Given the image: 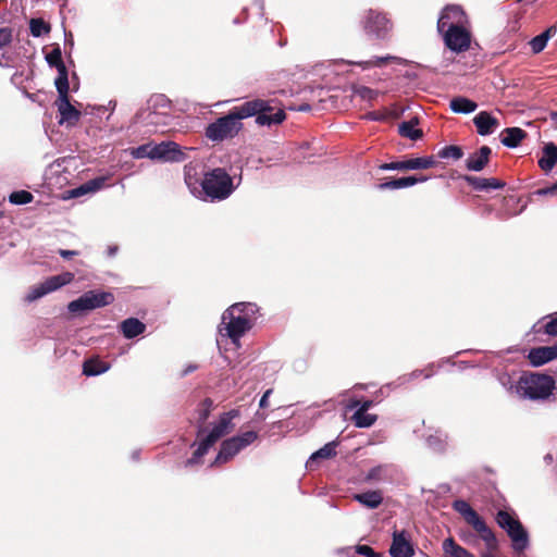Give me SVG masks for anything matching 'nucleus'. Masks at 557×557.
Here are the masks:
<instances>
[{"label":"nucleus","instance_id":"1","mask_svg":"<svg viewBox=\"0 0 557 557\" xmlns=\"http://www.w3.org/2000/svg\"><path fill=\"white\" fill-rule=\"evenodd\" d=\"M258 102H244L234 107L230 112L210 123L206 128V136L213 141H223L226 138L235 137L242 129L240 120L252 116L257 112Z\"/></svg>","mask_w":557,"mask_h":557},{"label":"nucleus","instance_id":"2","mask_svg":"<svg viewBox=\"0 0 557 557\" xmlns=\"http://www.w3.org/2000/svg\"><path fill=\"white\" fill-rule=\"evenodd\" d=\"M556 387L553 376L537 372H523L515 384L508 388L509 393L519 398L530 400L547 399Z\"/></svg>","mask_w":557,"mask_h":557},{"label":"nucleus","instance_id":"3","mask_svg":"<svg viewBox=\"0 0 557 557\" xmlns=\"http://www.w3.org/2000/svg\"><path fill=\"white\" fill-rule=\"evenodd\" d=\"M257 311V306L251 302H237L228 307L222 314L220 332L226 335L233 343L251 329V315Z\"/></svg>","mask_w":557,"mask_h":557},{"label":"nucleus","instance_id":"4","mask_svg":"<svg viewBox=\"0 0 557 557\" xmlns=\"http://www.w3.org/2000/svg\"><path fill=\"white\" fill-rule=\"evenodd\" d=\"M453 508L462 516L465 521L473 528V530L484 541L490 550L496 549L498 542L491 528L487 527L484 519L463 499H456Z\"/></svg>","mask_w":557,"mask_h":557},{"label":"nucleus","instance_id":"5","mask_svg":"<svg viewBox=\"0 0 557 557\" xmlns=\"http://www.w3.org/2000/svg\"><path fill=\"white\" fill-rule=\"evenodd\" d=\"M201 187L205 195L211 200L226 199L234 190L232 177L222 168L206 173Z\"/></svg>","mask_w":557,"mask_h":557},{"label":"nucleus","instance_id":"6","mask_svg":"<svg viewBox=\"0 0 557 557\" xmlns=\"http://www.w3.org/2000/svg\"><path fill=\"white\" fill-rule=\"evenodd\" d=\"M495 520L510 537L513 550L521 553L528 547L529 535L519 519L506 510H499Z\"/></svg>","mask_w":557,"mask_h":557},{"label":"nucleus","instance_id":"7","mask_svg":"<svg viewBox=\"0 0 557 557\" xmlns=\"http://www.w3.org/2000/svg\"><path fill=\"white\" fill-rule=\"evenodd\" d=\"M114 301V296L109 292L89 290L82 295L79 298L71 301L67 309L72 313L94 310L111 305Z\"/></svg>","mask_w":557,"mask_h":557},{"label":"nucleus","instance_id":"8","mask_svg":"<svg viewBox=\"0 0 557 557\" xmlns=\"http://www.w3.org/2000/svg\"><path fill=\"white\" fill-rule=\"evenodd\" d=\"M393 23L385 13L369 10L362 21V28L369 36H374L376 39H386L392 30Z\"/></svg>","mask_w":557,"mask_h":557},{"label":"nucleus","instance_id":"9","mask_svg":"<svg viewBox=\"0 0 557 557\" xmlns=\"http://www.w3.org/2000/svg\"><path fill=\"white\" fill-rule=\"evenodd\" d=\"M74 280V274L71 272H64L58 275L48 277L45 282L35 285L30 288L25 297V301L33 302L49 293H52L64 285L70 284Z\"/></svg>","mask_w":557,"mask_h":557},{"label":"nucleus","instance_id":"10","mask_svg":"<svg viewBox=\"0 0 557 557\" xmlns=\"http://www.w3.org/2000/svg\"><path fill=\"white\" fill-rule=\"evenodd\" d=\"M55 88L59 94L58 99L55 100V106L58 107V111L61 116L59 123H66L69 126L76 125L82 116V113L70 102V85H59L55 86Z\"/></svg>","mask_w":557,"mask_h":557},{"label":"nucleus","instance_id":"11","mask_svg":"<svg viewBox=\"0 0 557 557\" xmlns=\"http://www.w3.org/2000/svg\"><path fill=\"white\" fill-rule=\"evenodd\" d=\"M445 46L454 52H463L471 42L470 33L461 25L450 23L444 34Z\"/></svg>","mask_w":557,"mask_h":557},{"label":"nucleus","instance_id":"12","mask_svg":"<svg viewBox=\"0 0 557 557\" xmlns=\"http://www.w3.org/2000/svg\"><path fill=\"white\" fill-rule=\"evenodd\" d=\"M249 102H258V110L252 116H256V123L258 125H268L271 126L273 124H281L285 119L286 114L283 109L274 108L271 106L272 101L262 100V99H253Z\"/></svg>","mask_w":557,"mask_h":557},{"label":"nucleus","instance_id":"13","mask_svg":"<svg viewBox=\"0 0 557 557\" xmlns=\"http://www.w3.org/2000/svg\"><path fill=\"white\" fill-rule=\"evenodd\" d=\"M438 164V161L434 156L411 158L403 161H394L388 163H382L379 169L382 171L397 170V171H410V170H426L434 168Z\"/></svg>","mask_w":557,"mask_h":557},{"label":"nucleus","instance_id":"14","mask_svg":"<svg viewBox=\"0 0 557 557\" xmlns=\"http://www.w3.org/2000/svg\"><path fill=\"white\" fill-rule=\"evenodd\" d=\"M239 416V411L232 409L220 416L219 421L213 425L210 433L205 437L209 443L214 445L221 437L233 431V419Z\"/></svg>","mask_w":557,"mask_h":557},{"label":"nucleus","instance_id":"15","mask_svg":"<svg viewBox=\"0 0 557 557\" xmlns=\"http://www.w3.org/2000/svg\"><path fill=\"white\" fill-rule=\"evenodd\" d=\"M150 152L152 160L181 161L184 157L180 146L174 141H162L158 145L150 144Z\"/></svg>","mask_w":557,"mask_h":557},{"label":"nucleus","instance_id":"16","mask_svg":"<svg viewBox=\"0 0 557 557\" xmlns=\"http://www.w3.org/2000/svg\"><path fill=\"white\" fill-rule=\"evenodd\" d=\"M46 61L51 67H55L58 76L54 81V85L69 84V72L65 63L62 59V51L59 45H55L52 50L46 55Z\"/></svg>","mask_w":557,"mask_h":557},{"label":"nucleus","instance_id":"17","mask_svg":"<svg viewBox=\"0 0 557 557\" xmlns=\"http://www.w3.org/2000/svg\"><path fill=\"white\" fill-rule=\"evenodd\" d=\"M389 554L392 557H412L414 555L413 545L405 531H394Z\"/></svg>","mask_w":557,"mask_h":557},{"label":"nucleus","instance_id":"18","mask_svg":"<svg viewBox=\"0 0 557 557\" xmlns=\"http://www.w3.org/2000/svg\"><path fill=\"white\" fill-rule=\"evenodd\" d=\"M557 359V343L553 346H540L530 349L528 360L533 367H541Z\"/></svg>","mask_w":557,"mask_h":557},{"label":"nucleus","instance_id":"19","mask_svg":"<svg viewBox=\"0 0 557 557\" xmlns=\"http://www.w3.org/2000/svg\"><path fill=\"white\" fill-rule=\"evenodd\" d=\"M492 149L488 146H482L471 153L466 160V169L468 171L481 172L490 163Z\"/></svg>","mask_w":557,"mask_h":557},{"label":"nucleus","instance_id":"20","mask_svg":"<svg viewBox=\"0 0 557 557\" xmlns=\"http://www.w3.org/2000/svg\"><path fill=\"white\" fill-rule=\"evenodd\" d=\"M473 124L481 136H487L499 126V121L490 112L481 111L473 117Z\"/></svg>","mask_w":557,"mask_h":557},{"label":"nucleus","instance_id":"21","mask_svg":"<svg viewBox=\"0 0 557 557\" xmlns=\"http://www.w3.org/2000/svg\"><path fill=\"white\" fill-rule=\"evenodd\" d=\"M459 178L467 182L475 190L502 189L506 183L495 177H478L472 175H460Z\"/></svg>","mask_w":557,"mask_h":557},{"label":"nucleus","instance_id":"22","mask_svg":"<svg viewBox=\"0 0 557 557\" xmlns=\"http://www.w3.org/2000/svg\"><path fill=\"white\" fill-rule=\"evenodd\" d=\"M240 450V446H238L234 437L225 440L221 444L220 450L214 461L211 463V467L227 462Z\"/></svg>","mask_w":557,"mask_h":557},{"label":"nucleus","instance_id":"23","mask_svg":"<svg viewBox=\"0 0 557 557\" xmlns=\"http://www.w3.org/2000/svg\"><path fill=\"white\" fill-rule=\"evenodd\" d=\"M527 137L528 133L524 129L520 127H507L500 134V143L507 148H516Z\"/></svg>","mask_w":557,"mask_h":557},{"label":"nucleus","instance_id":"24","mask_svg":"<svg viewBox=\"0 0 557 557\" xmlns=\"http://www.w3.org/2000/svg\"><path fill=\"white\" fill-rule=\"evenodd\" d=\"M537 163L545 173L550 172L557 164V146L554 143H548L543 147V156Z\"/></svg>","mask_w":557,"mask_h":557},{"label":"nucleus","instance_id":"25","mask_svg":"<svg viewBox=\"0 0 557 557\" xmlns=\"http://www.w3.org/2000/svg\"><path fill=\"white\" fill-rule=\"evenodd\" d=\"M354 499L369 509H376L383 503V493L381 490L367 491L355 494Z\"/></svg>","mask_w":557,"mask_h":557},{"label":"nucleus","instance_id":"26","mask_svg":"<svg viewBox=\"0 0 557 557\" xmlns=\"http://www.w3.org/2000/svg\"><path fill=\"white\" fill-rule=\"evenodd\" d=\"M121 332L125 338H134L146 331V324L136 318H128L121 322Z\"/></svg>","mask_w":557,"mask_h":557},{"label":"nucleus","instance_id":"27","mask_svg":"<svg viewBox=\"0 0 557 557\" xmlns=\"http://www.w3.org/2000/svg\"><path fill=\"white\" fill-rule=\"evenodd\" d=\"M106 184V177H96L69 191L70 197L77 198L88 193L101 189Z\"/></svg>","mask_w":557,"mask_h":557},{"label":"nucleus","instance_id":"28","mask_svg":"<svg viewBox=\"0 0 557 557\" xmlns=\"http://www.w3.org/2000/svg\"><path fill=\"white\" fill-rule=\"evenodd\" d=\"M443 550L445 557H474L466 548L458 545L453 537L444 540Z\"/></svg>","mask_w":557,"mask_h":557},{"label":"nucleus","instance_id":"29","mask_svg":"<svg viewBox=\"0 0 557 557\" xmlns=\"http://www.w3.org/2000/svg\"><path fill=\"white\" fill-rule=\"evenodd\" d=\"M449 107L455 113L467 114L475 111L478 104L466 97H455L450 100Z\"/></svg>","mask_w":557,"mask_h":557},{"label":"nucleus","instance_id":"30","mask_svg":"<svg viewBox=\"0 0 557 557\" xmlns=\"http://www.w3.org/2000/svg\"><path fill=\"white\" fill-rule=\"evenodd\" d=\"M418 124V119H411L410 121L403 122L399 124L398 132L403 137L409 138L411 140H418L423 136V133L420 128H416Z\"/></svg>","mask_w":557,"mask_h":557},{"label":"nucleus","instance_id":"31","mask_svg":"<svg viewBox=\"0 0 557 557\" xmlns=\"http://www.w3.org/2000/svg\"><path fill=\"white\" fill-rule=\"evenodd\" d=\"M109 366L99 359H87L83 364V374L95 376L106 372Z\"/></svg>","mask_w":557,"mask_h":557},{"label":"nucleus","instance_id":"32","mask_svg":"<svg viewBox=\"0 0 557 557\" xmlns=\"http://www.w3.org/2000/svg\"><path fill=\"white\" fill-rule=\"evenodd\" d=\"M414 185V180L410 176L406 177H398V178H392L387 182L380 183L377 185V188L380 190H387V189H400L406 188Z\"/></svg>","mask_w":557,"mask_h":557},{"label":"nucleus","instance_id":"33","mask_svg":"<svg viewBox=\"0 0 557 557\" xmlns=\"http://www.w3.org/2000/svg\"><path fill=\"white\" fill-rule=\"evenodd\" d=\"M213 445L209 443L206 438H203L197 449L193 453V456L188 458L185 462V467H193L194 465H198L201 462V458L208 453V450Z\"/></svg>","mask_w":557,"mask_h":557},{"label":"nucleus","instance_id":"34","mask_svg":"<svg viewBox=\"0 0 557 557\" xmlns=\"http://www.w3.org/2000/svg\"><path fill=\"white\" fill-rule=\"evenodd\" d=\"M336 442H330L321 447L319 450L313 453L310 457V462H313L318 459H331L336 456Z\"/></svg>","mask_w":557,"mask_h":557},{"label":"nucleus","instance_id":"35","mask_svg":"<svg viewBox=\"0 0 557 557\" xmlns=\"http://www.w3.org/2000/svg\"><path fill=\"white\" fill-rule=\"evenodd\" d=\"M351 420L357 428H370L376 421V416L368 412L356 411Z\"/></svg>","mask_w":557,"mask_h":557},{"label":"nucleus","instance_id":"36","mask_svg":"<svg viewBox=\"0 0 557 557\" xmlns=\"http://www.w3.org/2000/svg\"><path fill=\"white\" fill-rule=\"evenodd\" d=\"M397 62V63H404L405 60L401 59V58H398V57H392V55H387V57H380V58H375L374 60H369V61H363V62H359L358 64L360 66H362L363 69H370V67H381L385 64H387L388 62Z\"/></svg>","mask_w":557,"mask_h":557},{"label":"nucleus","instance_id":"37","mask_svg":"<svg viewBox=\"0 0 557 557\" xmlns=\"http://www.w3.org/2000/svg\"><path fill=\"white\" fill-rule=\"evenodd\" d=\"M29 29L34 37H40L44 34H49L51 26L42 18H32L29 21Z\"/></svg>","mask_w":557,"mask_h":557},{"label":"nucleus","instance_id":"38","mask_svg":"<svg viewBox=\"0 0 557 557\" xmlns=\"http://www.w3.org/2000/svg\"><path fill=\"white\" fill-rule=\"evenodd\" d=\"M463 156V150L459 146L449 145L442 148L437 157L441 159H453V160H459Z\"/></svg>","mask_w":557,"mask_h":557},{"label":"nucleus","instance_id":"39","mask_svg":"<svg viewBox=\"0 0 557 557\" xmlns=\"http://www.w3.org/2000/svg\"><path fill=\"white\" fill-rule=\"evenodd\" d=\"M33 199V194L27 190H16L9 196V201L13 205H26L32 202Z\"/></svg>","mask_w":557,"mask_h":557},{"label":"nucleus","instance_id":"40","mask_svg":"<svg viewBox=\"0 0 557 557\" xmlns=\"http://www.w3.org/2000/svg\"><path fill=\"white\" fill-rule=\"evenodd\" d=\"M450 12H458L457 9L455 8H445L443 11H442V14L437 21V29L440 33H444L446 32V29L448 28L449 24L453 23L451 20H450Z\"/></svg>","mask_w":557,"mask_h":557},{"label":"nucleus","instance_id":"41","mask_svg":"<svg viewBox=\"0 0 557 557\" xmlns=\"http://www.w3.org/2000/svg\"><path fill=\"white\" fill-rule=\"evenodd\" d=\"M233 437L236 441V443L238 444V446H240V449H244L245 447L252 444L257 440L258 434L255 431H247L240 435L233 436Z\"/></svg>","mask_w":557,"mask_h":557},{"label":"nucleus","instance_id":"42","mask_svg":"<svg viewBox=\"0 0 557 557\" xmlns=\"http://www.w3.org/2000/svg\"><path fill=\"white\" fill-rule=\"evenodd\" d=\"M212 405H213V401L210 398H205L201 401V404H200L201 408L199 409V416H198V420L200 423H205L207 421V419L209 418Z\"/></svg>","mask_w":557,"mask_h":557},{"label":"nucleus","instance_id":"43","mask_svg":"<svg viewBox=\"0 0 557 557\" xmlns=\"http://www.w3.org/2000/svg\"><path fill=\"white\" fill-rule=\"evenodd\" d=\"M547 41L548 40L542 34L532 38L530 41L532 52L535 54L542 52L545 49Z\"/></svg>","mask_w":557,"mask_h":557},{"label":"nucleus","instance_id":"44","mask_svg":"<svg viewBox=\"0 0 557 557\" xmlns=\"http://www.w3.org/2000/svg\"><path fill=\"white\" fill-rule=\"evenodd\" d=\"M356 94L363 100L372 101L379 96V91L367 86H360L356 89Z\"/></svg>","mask_w":557,"mask_h":557},{"label":"nucleus","instance_id":"45","mask_svg":"<svg viewBox=\"0 0 557 557\" xmlns=\"http://www.w3.org/2000/svg\"><path fill=\"white\" fill-rule=\"evenodd\" d=\"M131 154L135 159H143V158L151 159L150 144H145V145H140L136 148H133L131 151Z\"/></svg>","mask_w":557,"mask_h":557},{"label":"nucleus","instance_id":"46","mask_svg":"<svg viewBox=\"0 0 557 557\" xmlns=\"http://www.w3.org/2000/svg\"><path fill=\"white\" fill-rule=\"evenodd\" d=\"M13 39V30L10 27L0 28V49L9 46Z\"/></svg>","mask_w":557,"mask_h":557},{"label":"nucleus","instance_id":"47","mask_svg":"<svg viewBox=\"0 0 557 557\" xmlns=\"http://www.w3.org/2000/svg\"><path fill=\"white\" fill-rule=\"evenodd\" d=\"M356 553L366 557H383L382 554L374 552L369 545H357Z\"/></svg>","mask_w":557,"mask_h":557},{"label":"nucleus","instance_id":"48","mask_svg":"<svg viewBox=\"0 0 557 557\" xmlns=\"http://www.w3.org/2000/svg\"><path fill=\"white\" fill-rule=\"evenodd\" d=\"M446 8H455L458 12H450V20L455 24L459 25L461 23V18L463 16V11L459 5H447Z\"/></svg>","mask_w":557,"mask_h":557},{"label":"nucleus","instance_id":"49","mask_svg":"<svg viewBox=\"0 0 557 557\" xmlns=\"http://www.w3.org/2000/svg\"><path fill=\"white\" fill-rule=\"evenodd\" d=\"M544 332L548 335L557 336V317L545 324Z\"/></svg>","mask_w":557,"mask_h":557},{"label":"nucleus","instance_id":"50","mask_svg":"<svg viewBox=\"0 0 557 557\" xmlns=\"http://www.w3.org/2000/svg\"><path fill=\"white\" fill-rule=\"evenodd\" d=\"M536 195H541V196H546V195H557V181L548 186V187H544V188H540L535 191Z\"/></svg>","mask_w":557,"mask_h":557},{"label":"nucleus","instance_id":"51","mask_svg":"<svg viewBox=\"0 0 557 557\" xmlns=\"http://www.w3.org/2000/svg\"><path fill=\"white\" fill-rule=\"evenodd\" d=\"M382 468L374 467L366 475V481H377L381 478Z\"/></svg>","mask_w":557,"mask_h":557},{"label":"nucleus","instance_id":"52","mask_svg":"<svg viewBox=\"0 0 557 557\" xmlns=\"http://www.w3.org/2000/svg\"><path fill=\"white\" fill-rule=\"evenodd\" d=\"M59 255L64 259H71L74 256L78 255V251L76 250H66V249H60Z\"/></svg>","mask_w":557,"mask_h":557},{"label":"nucleus","instance_id":"53","mask_svg":"<svg viewBox=\"0 0 557 557\" xmlns=\"http://www.w3.org/2000/svg\"><path fill=\"white\" fill-rule=\"evenodd\" d=\"M272 394V389H268L264 392V394L262 395L261 399H260V403H259V406L260 408H267L268 407V398L269 396Z\"/></svg>","mask_w":557,"mask_h":557},{"label":"nucleus","instance_id":"54","mask_svg":"<svg viewBox=\"0 0 557 557\" xmlns=\"http://www.w3.org/2000/svg\"><path fill=\"white\" fill-rule=\"evenodd\" d=\"M556 33H557V27L556 26H550L545 32H543L542 35L548 40L549 38L555 36Z\"/></svg>","mask_w":557,"mask_h":557},{"label":"nucleus","instance_id":"55","mask_svg":"<svg viewBox=\"0 0 557 557\" xmlns=\"http://www.w3.org/2000/svg\"><path fill=\"white\" fill-rule=\"evenodd\" d=\"M373 403L372 400H364L360 404V407L357 409V411L360 412H368V410L372 407Z\"/></svg>","mask_w":557,"mask_h":557},{"label":"nucleus","instance_id":"56","mask_svg":"<svg viewBox=\"0 0 557 557\" xmlns=\"http://www.w3.org/2000/svg\"><path fill=\"white\" fill-rule=\"evenodd\" d=\"M411 177L414 180V185L428 181V176L424 175H412Z\"/></svg>","mask_w":557,"mask_h":557},{"label":"nucleus","instance_id":"57","mask_svg":"<svg viewBox=\"0 0 557 557\" xmlns=\"http://www.w3.org/2000/svg\"><path fill=\"white\" fill-rule=\"evenodd\" d=\"M119 250V247L116 245L114 246H109L108 247V256L109 257H113Z\"/></svg>","mask_w":557,"mask_h":557},{"label":"nucleus","instance_id":"58","mask_svg":"<svg viewBox=\"0 0 557 557\" xmlns=\"http://www.w3.org/2000/svg\"><path fill=\"white\" fill-rule=\"evenodd\" d=\"M197 369V366H188L184 371L183 375H187L188 373L195 371Z\"/></svg>","mask_w":557,"mask_h":557},{"label":"nucleus","instance_id":"59","mask_svg":"<svg viewBox=\"0 0 557 557\" xmlns=\"http://www.w3.org/2000/svg\"><path fill=\"white\" fill-rule=\"evenodd\" d=\"M481 557H496V556H494V555H493V554H491V553H484V554H482V556H481Z\"/></svg>","mask_w":557,"mask_h":557},{"label":"nucleus","instance_id":"60","mask_svg":"<svg viewBox=\"0 0 557 557\" xmlns=\"http://www.w3.org/2000/svg\"><path fill=\"white\" fill-rule=\"evenodd\" d=\"M309 109H310L309 104H306V106L300 107V110H301V111H307V110H309Z\"/></svg>","mask_w":557,"mask_h":557},{"label":"nucleus","instance_id":"61","mask_svg":"<svg viewBox=\"0 0 557 557\" xmlns=\"http://www.w3.org/2000/svg\"><path fill=\"white\" fill-rule=\"evenodd\" d=\"M553 120L555 121V123L557 124V112L556 113H553Z\"/></svg>","mask_w":557,"mask_h":557},{"label":"nucleus","instance_id":"62","mask_svg":"<svg viewBox=\"0 0 557 557\" xmlns=\"http://www.w3.org/2000/svg\"><path fill=\"white\" fill-rule=\"evenodd\" d=\"M0 216H2V213H0Z\"/></svg>","mask_w":557,"mask_h":557}]
</instances>
